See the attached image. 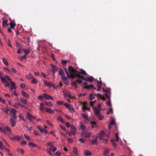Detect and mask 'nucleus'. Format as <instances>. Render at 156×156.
<instances>
[{
  "instance_id": "1",
  "label": "nucleus",
  "mask_w": 156,
  "mask_h": 156,
  "mask_svg": "<svg viewBox=\"0 0 156 156\" xmlns=\"http://www.w3.org/2000/svg\"><path fill=\"white\" fill-rule=\"evenodd\" d=\"M68 70L69 75L67 76V77L68 78H75L74 75L75 73L77 72V70L71 66L68 67Z\"/></svg>"
},
{
  "instance_id": "2",
  "label": "nucleus",
  "mask_w": 156,
  "mask_h": 156,
  "mask_svg": "<svg viewBox=\"0 0 156 156\" xmlns=\"http://www.w3.org/2000/svg\"><path fill=\"white\" fill-rule=\"evenodd\" d=\"M16 113L17 111L15 109L12 108L10 111V114L12 115V117L15 119L17 118V117L16 115Z\"/></svg>"
},
{
  "instance_id": "3",
  "label": "nucleus",
  "mask_w": 156,
  "mask_h": 156,
  "mask_svg": "<svg viewBox=\"0 0 156 156\" xmlns=\"http://www.w3.org/2000/svg\"><path fill=\"white\" fill-rule=\"evenodd\" d=\"M82 79L84 80L88 81L90 82H91L94 80V79L93 77L92 76L89 77H87V78H85L83 76H82Z\"/></svg>"
},
{
  "instance_id": "4",
  "label": "nucleus",
  "mask_w": 156,
  "mask_h": 156,
  "mask_svg": "<svg viewBox=\"0 0 156 156\" xmlns=\"http://www.w3.org/2000/svg\"><path fill=\"white\" fill-rule=\"evenodd\" d=\"M83 87L84 88L87 89H91L94 90H96V87H94V85L92 84H90L86 86H83Z\"/></svg>"
},
{
  "instance_id": "5",
  "label": "nucleus",
  "mask_w": 156,
  "mask_h": 156,
  "mask_svg": "<svg viewBox=\"0 0 156 156\" xmlns=\"http://www.w3.org/2000/svg\"><path fill=\"white\" fill-rule=\"evenodd\" d=\"M51 65L52 66V71L53 73V75H54L55 73L58 70V68L53 65L51 64Z\"/></svg>"
},
{
  "instance_id": "6",
  "label": "nucleus",
  "mask_w": 156,
  "mask_h": 156,
  "mask_svg": "<svg viewBox=\"0 0 156 156\" xmlns=\"http://www.w3.org/2000/svg\"><path fill=\"white\" fill-rule=\"evenodd\" d=\"M38 128L39 130L41 132H44L45 133H48V131L45 129L43 128L41 126H38Z\"/></svg>"
},
{
  "instance_id": "7",
  "label": "nucleus",
  "mask_w": 156,
  "mask_h": 156,
  "mask_svg": "<svg viewBox=\"0 0 156 156\" xmlns=\"http://www.w3.org/2000/svg\"><path fill=\"white\" fill-rule=\"evenodd\" d=\"M7 20H4V19H3L2 26L3 27H8L9 25V24L7 23Z\"/></svg>"
},
{
  "instance_id": "8",
  "label": "nucleus",
  "mask_w": 156,
  "mask_h": 156,
  "mask_svg": "<svg viewBox=\"0 0 156 156\" xmlns=\"http://www.w3.org/2000/svg\"><path fill=\"white\" fill-rule=\"evenodd\" d=\"M71 131L70 132L74 134L76 132V129L75 128L74 126L73 125H71L70 126Z\"/></svg>"
},
{
  "instance_id": "9",
  "label": "nucleus",
  "mask_w": 156,
  "mask_h": 156,
  "mask_svg": "<svg viewBox=\"0 0 156 156\" xmlns=\"http://www.w3.org/2000/svg\"><path fill=\"white\" fill-rule=\"evenodd\" d=\"M44 97L46 99H50L53 101V98L50 95H49L47 94L46 93L44 94Z\"/></svg>"
},
{
  "instance_id": "10",
  "label": "nucleus",
  "mask_w": 156,
  "mask_h": 156,
  "mask_svg": "<svg viewBox=\"0 0 156 156\" xmlns=\"http://www.w3.org/2000/svg\"><path fill=\"white\" fill-rule=\"evenodd\" d=\"M10 122L11 123V126L12 127H14L16 125V122L15 120L13 119L12 118H10Z\"/></svg>"
},
{
  "instance_id": "11",
  "label": "nucleus",
  "mask_w": 156,
  "mask_h": 156,
  "mask_svg": "<svg viewBox=\"0 0 156 156\" xmlns=\"http://www.w3.org/2000/svg\"><path fill=\"white\" fill-rule=\"evenodd\" d=\"M59 74L61 76V77L62 78L65 76V75L64 73V71L62 69L60 68L58 71Z\"/></svg>"
},
{
  "instance_id": "12",
  "label": "nucleus",
  "mask_w": 156,
  "mask_h": 156,
  "mask_svg": "<svg viewBox=\"0 0 156 156\" xmlns=\"http://www.w3.org/2000/svg\"><path fill=\"white\" fill-rule=\"evenodd\" d=\"M45 110L47 112H49L52 114H54L55 113V112L54 110L51 109V108H45Z\"/></svg>"
},
{
  "instance_id": "13",
  "label": "nucleus",
  "mask_w": 156,
  "mask_h": 156,
  "mask_svg": "<svg viewBox=\"0 0 156 156\" xmlns=\"http://www.w3.org/2000/svg\"><path fill=\"white\" fill-rule=\"evenodd\" d=\"M44 82V84L46 86H48L49 87H51V83L50 82H47L45 80H43Z\"/></svg>"
},
{
  "instance_id": "14",
  "label": "nucleus",
  "mask_w": 156,
  "mask_h": 156,
  "mask_svg": "<svg viewBox=\"0 0 156 156\" xmlns=\"http://www.w3.org/2000/svg\"><path fill=\"white\" fill-rule=\"evenodd\" d=\"M90 142L92 144H98L97 140L96 139H93L90 140Z\"/></svg>"
},
{
  "instance_id": "15",
  "label": "nucleus",
  "mask_w": 156,
  "mask_h": 156,
  "mask_svg": "<svg viewBox=\"0 0 156 156\" xmlns=\"http://www.w3.org/2000/svg\"><path fill=\"white\" fill-rule=\"evenodd\" d=\"M62 79L63 80L64 83L68 85L69 83V81L67 80V78L65 76L62 78Z\"/></svg>"
},
{
  "instance_id": "16",
  "label": "nucleus",
  "mask_w": 156,
  "mask_h": 156,
  "mask_svg": "<svg viewBox=\"0 0 156 156\" xmlns=\"http://www.w3.org/2000/svg\"><path fill=\"white\" fill-rule=\"evenodd\" d=\"M22 94L23 96L26 98H29V95L26 92L23 91H21Z\"/></svg>"
},
{
  "instance_id": "17",
  "label": "nucleus",
  "mask_w": 156,
  "mask_h": 156,
  "mask_svg": "<svg viewBox=\"0 0 156 156\" xmlns=\"http://www.w3.org/2000/svg\"><path fill=\"white\" fill-rule=\"evenodd\" d=\"M105 136L107 138H108L109 137L108 136V135L105 134V132L103 131H101L99 134V136Z\"/></svg>"
},
{
  "instance_id": "18",
  "label": "nucleus",
  "mask_w": 156,
  "mask_h": 156,
  "mask_svg": "<svg viewBox=\"0 0 156 156\" xmlns=\"http://www.w3.org/2000/svg\"><path fill=\"white\" fill-rule=\"evenodd\" d=\"M23 50L25 53V54L26 55L29 54L30 52V50L29 49H25V48H23Z\"/></svg>"
},
{
  "instance_id": "19",
  "label": "nucleus",
  "mask_w": 156,
  "mask_h": 156,
  "mask_svg": "<svg viewBox=\"0 0 156 156\" xmlns=\"http://www.w3.org/2000/svg\"><path fill=\"white\" fill-rule=\"evenodd\" d=\"M100 109H98L97 108H96L94 110L95 112V114L98 116L100 114Z\"/></svg>"
},
{
  "instance_id": "20",
  "label": "nucleus",
  "mask_w": 156,
  "mask_h": 156,
  "mask_svg": "<svg viewBox=\"0 0 156 156\" xmlns=\"http://www.w3.org/2000/svg\"><path fill=\"white\" fill-rule=\"evenodd\" d=\"M110 141L112 143V145L115 147H116L117 144L115 143V140H113V139H111V140Z\"/></svg>"
},
{
  "instance_id": "21",
  "label": "nucleus",
  "mask_w": 156,
  "mask_h": 156,
  "mask_svg": "<svg viewBox=\"0 0 156 156\" xmlns=\"http://www.w3.org/2000/svg\"><path fill=\"white\" fill-rule=\"evenodd\" d=\"M4 129L5 130V133L6 132L10 133L11 132V130L10 127L8 126H6Z\"/></svg>"
},
{
  "instance_id": "22",
  "label": "nucleus",
  "mask_w": 156,
  "mask_h": 156,
  "mask_svg": "<svg viewBox=\"0 0 156 156\" xmlns=\"http://www.w3.org/2000/svg\"><path fill=\"white\" fill-rule=\"evenodd\" d=\"M84 154L85 155L87 156L90 155L91 154V152L89 150L85 151L84 152Z\"/></svg>"
},
{
  "instance_id": "23",
  "label": "nucleus",
  "mask_w": 156,
  "mask_h": 156,
  "mask_svg": "<svg viewBox=\"0 0 156 156\" xmlns=\"http://www.w3.org/2000/svg\"><path fill=\"white\" fill-rule=\"evenodd\" d=\"M57 120L58 121L62 123H64L65 122V121L62 117H57Z\"/></svg>"
},
{
  "instance_id": "24",
  "label": "nucleus",
  "mask_w": 156,
  "mask_h": 156,
  "mask_svg": "<svg viewBox=\"0 0 156 156\" xmlns=\"http://www.w3.org/2000/svg\"><path fill=\"white\" fill-rule=\"evenodd\" d=\"M21 101L23 104L26 105H27V100L26 99L22 98L21 99Z\"/></svg>"
},
{
  "instance_id": "25",
  "label": "nucleus",
  "mask_w": 156,
  "mask_h": 156,
  "mask_svg": "<svg viewBox=\"0 0 156 156\" xmlns=\"http://www.w3.org/2000/svg\"><path fill=\"white\" fill-rule=\"evenodd\" d=\"M96 97V94H91L89 96V99L90 100H92L94 99Z\"/></svg>"
},
{
  "instance_id": "26",
  "label": "nucleus",
  "mask_w": 156,
  "mask_h": 156,
  "mask_svg": "<svg viewBox=\"0 0 156 156\" xmlns=\"http://www.w3.org/2000/svg\"><path fill=\"white\" fill-rule=\"evenodd\" d=\"M93 128L96 127L97 126V125L96 122L94 121H92L90 122Z\"/></svg>"
},
{
  "instance_id": "27",
  "label": "nucleus",
  "mask_w": 156,
  "mask_h": 156,
  "mask_svg": "<svg viewBox=\"0 0 156 156\" xmlns=\"http://www.w3.org/2000/svg\"><path fill=\"white\" fill-rule=\"evenodd\" d=\"M28 145L29 146H31L33 147H38V146L36 144L31 142L29 143L28 144Z\"/></svg>"
},
{
  "instance_id": "28",
  "label": "nucleus",
  "mask_w": 156,
  "mask_h": 156,
  "mask_svg": "<svg viewBox=\"0 0 156 156\" xmlns=\"http://www.w3.org/2000/svg\"><path fill=\"white\" fill-rule=\"evenodd\" d=\"M2 110L5 112L6 114H8L9 112V109L7 107H5V108H2Z\"/></svg>"
},
{
  "instance_id": "29",
  "label": "nucleus",
  "mask_w": 156,
  "mask_h": 156,
  "mask_svg": "<svg viewBox=\"0 0 156 156\" xmlns=\"http://www.w3.org/2000/svg\"><path fill=\"white\" fill-rule=\"evenodd\" d=\"M40 110H43L44 108V105L42 102H41L40 104Z\"/></svg>"
},
{
  "instance_id": "30",
  "label": "nucleus",
  "mask_w": 156,
  "mask_h": 156,
  "mask_svg": "<svg viewBox=\"0 0 156 156\" xmlns=\"http://www.w3.org/2000/svg\"><path fill=\"white\" fill-rule=\"evenodd\" d=\"M79 73L82 74L84 75H86L87 74L85 71L82 69H81L80 71L79 72Z\"/></svg>"
},
{
  "instance_id": "31",
  "label": "nucleus",
  "mask_w": 156,
  "mask_h": 156,
  "mask_svg": "<svg viewBox=\"0 0 156 156\" xmlns=\"http://www.w3.org/2000/svg\"><path fill=\"white\" fill-rule=\"evenodd\" d=\"M110 150L108 149H105L104 150V153L106 156L109 153Z\"/></svg>"
},
{
  "instance_id": "32",
  "label": "nucleus",
  "mask_w": 156,
  "mask_h": 156,
  "mask_svg": "<svg viewBox=\"0 0 156 156\" xmlns=\"http://www.w3.org/2000/svg\"><path fill=\"white\" fill-rule=\"evenodd\" d=\"M69 62L68 60H62L61 61V63L63 65L66 64V63Z\"/></svg>"
},
{
  "instance_id": "33",
  "label": "nucleus",
  "mask_w": 156,
  "mask_h": 156,
  "mask_svg": "<svg viewBox=\"0 0 156 156\" xmlns=\"http://www.w3.org/2000/svg\"><path fill=\"white\" fill-rule=\"evenodd\" d=\"M9 25L11 28L14 29V27L16 26V25L14 24L13 22L10 23Z\"/></svg>"
},
{
  "instance_id": "34",
  "label": "nucleus",
  "mask_w": 156,
  "mask_h": 156,
  "mask_svg": "<svg viewBox=\"0 0 156 156\" xmlns=\"http://www.w3.org/2000/svg\"><path fill=\"white\" fill-rule=\"evenodd\" d=\"M10 82H11V84L12 86L13 87V88L14 89H16V87L15 86L16 84L15 83V82L13 81H12V80L11 81H10Z\"/></svg>"
},
{
  "instance_id": "35",
  "label": "nucleus",
  "mask_w": 156,
  "mask_h": 156,
  "mask_svg": "<svg viewBox=\"0 0 156 156\" xmlns=\"http://www.w3.org/2000/svg\"><path fill=\"white\" fill-rule=\"evenodd\" d=\"M32 80L31 81V83H33L37 84V81L35 78L33 77Z\"/></svg>"
},
{
  "instance_id": "36",
  "label": "nucleus",
  "mask_w": 156,
  "mask_h": 156,
  "mask_svg": "<svg viewBox=\"0 0 156 156\" xmlns=\"http://www.w3.org/2000/svg\"><path fill=\"white\" fill-rule=\"evenodd\" d=\"M2 62L3 63L6 65L8 66V63L6 59L5 58H3L2 59Z\"/></svg>"
},
{
  "instance_id": "37",
  "label": "nucleus",
  "mask_w": 156,
  "mask_h": 156,
  "mask_svg": "<svg viewBox=\"0 0 156 156\" xmlns=\"http://www.w3.org/2000/svg\"><path fill=\"white\" fill-rule=\"evenodd\" d=\"M27 115L28 116H29L31 119H36V118L35 116L32 115L31 114H30L29 113L27 112Z\"/></svg>"
},
{
  "instance_id": "38",
  "label": "nucleus",
  "mask_w": 156,
  "mask_h": 156,
  "mask_svg": "<svg viewBox=\"0 0 156 156\" xmlns=\"http://www.w3.org/2000/svg\"><path fill=\"white\" fill-rule=\"evenodd\" d=\"M44 103L47 105L50 106H52L53 104L52 103L50 102H45Z\"/></svg>"
},
{
  "instance_id": "39",
  "label": "nucleus",
  "mask_w": 156,
  "mask_h": 156,
  "mask_svg": "<svg viewBox=\"0 0 156 156\" xmlns=\"http://www.w3.org/2000/svg\"><path fill=\"white\" fill-rule=\"evenodd\" d=\"M47 145H49L51 147V148L49 149L50 150H51V149H53L54 148V146L53 144L51 142L48 143Z\"/></svg>"
},
{
  "instance_id": "40",
  "label": "nucleus",
  "mask_w": 156,
  "mask_h": 156,
  "mask_svg": "<svg viewBox=\"0 0 156 156\" xmlns=\"http://www.w3.org/2000/svg\"><path fill=\"white\" fill-rule=\"evenodd\" d=\"M91 135V133L90 132H87L85 133V138H88L90 137Z\"/></svg>"
},
{
  "instance_id": "41",
  "label": "nucleus",
  "mask_w": 156,
  "mask_h": 156,
  "mask_svg": "<svg viewBox=\"0 0 156 156\" xmlns=\"http://www.w3.org/2000/svg\"><path fill=\"white\" fill-rule=\"evenodd\" d=\"M24 136L25 138L27 140L29 141H30V136L29 135H27L26 134H24Z\"/></svg>"
},
{
  "instance_id": "42",
  "label": "nucleus",
  "mask_w": 156,
  "mask_h": 156,
  "mask_svg": "<svg viewBox=\"0 0 156 156\" xmlns=\"http://www.w3.org/2000/svg\"><path fill=\"white\" fill-rule=\"evenodd\" d=\"M74 76H75V78L76 77L77 78H80L82 79V76H81L79 74L77 73H75V74L74 75Z\"/></svg>"
},
{
  "instance_id": "43",
  "label": "nucleus",
  "mask_w": 156,
  "mask_h": 156,
  "mask_svg": "<svg viewBox=\"0 0 156 156\" xmlns=\"http://www.w3.org/2000/svg\"><path fill=\"white\" fill-rule=\"evenodd\" d=\"M27 78L28 79H30L33 78V77L30 73H29L28 75L27 76Z\"/></svg>"
},
{
  "instance_id": "44",
  "label": "nucleus",
  "mask_w": 156,
  "mask_h": 156,
  "mask_svg": "<svg viewBox=\"0 0 156 156\" xmlns=\"http://www.w3.org/2000/svg\"><path fill=\"white\" fill-rule=\"evenodd\" d=\"M76 82L74 81L72 82L71 83V85L72 86H74L76 88H77L78 87L76 83Z\"/></svg>"
},
{
  "instance_id": "45",
  "label": "nucleus",
  "mask_w": 156,
  "mask_h": 156,
  "mask_svg": "<svg viewBox=\"0 0 156 156\" xmlns=\"http://www.w3.org/2000/svg\"><path fill=\"white\" fill-rule=\"evenodd\" d=\"M73 153L76 154V155H78V154L77 153V149L76 147H74L73 148Z\"/></svg>"
},
{
  "instance_id": "46",
  "label": "nucleus",
  "mask_w": 156,
  "mask_h": 156,
  "mask_svg": "<svg viewBox=\"0 0 156 156\" xmlns=\"http://www.w3.org/2000/svg\"><path fill=\"white\" fill-rule=\"evenodd\" d=\"M52 86L54 89H56L57 88H58L59 87V86L58 85H56L55 86L54 84L51 83V87Z\"/></svg>"
},
{
  "instance_id": "47",
  "label": "nucleus",
  "mask_w": 156,
  "mask_h": 156,
  "mask_svg": "<svg viewBox=\"0 0 156 156\" xmlns=\"http://www.w3.org/2000/svg\"><path fill=\"white\" fill-rule=\"evenodd\" d=\"M83 109L86 110H90V108H87L85 105H83Z\"/></svg>"
},
{
  "instance_id": "48",
  "label": "nucleus",
  "mask_w": 156,
  "mask_h": 156,
  "mask_svg": "<svg viewBox=\"0 0 156 156\" xmlns=\"http://www.w3.org/2000/svg\"><path fill=\"white\" fill-rule=\"evenodd\" d=\"M113 113V110L112 108H110L109 110L107 111L106 114L108 115L110 114V112Z\"/></svg>"
},
{
  "instance_id": "49",
  "label": "nucleus",
  "mask_w": 156,
  "mask_h": 156,
  "mask_svg": "<svg viewBox=\"0 0 156 156\" xmlns=\"http://www.w3.org/2000/svg\"><path fill=\"white\" fill-rule=\"evenodd\" d=\"M64 105L65 106L66 108H69L71 106V105L67 103H64Z\"/></svg>"
},
{
  "instance_id": "50",
  "label": "nucleus",
  "mask_w": 156,
  "mask_h": 156,
  "mask_svg": "<svg viewBox=\"0 0 156 156\" xmlns=\"http://www.w3.org/2000/svg\"><path fill=\"white\" fill-rule=\"evenodd\" d=\"M81 115L82 117L85 119L87 120L88 119V116L84 114H82Z\"/></svg>"
},
{
  "instance_id": "51",
  "label": "nucleus",
  "mask_w": 156,
  "mask_h": 156,
  "mask_svg": "<svg viewBox=\"0 0 156 156\" xmlns=\"http://www.w3.org/2000/svg\"><path fill=\"white\" fill-rule=\"evenodd\" d=\"M14 139L16 140L17 141H19L20 139V137L17 136H14L13 137Z\"/></svg>"
},
{
  "instance_id": "52",
  "label": "nucleus",
  "mask_w": 156,
  "mask_h": 156,
  "mask_svg": "<svg viewBox=\"0 0 156 156\" xmlns=\"http://www.w3.org/2000/svg\"><path fill=\"white\" fill-rule=\"evenodd\" d=\"M59 126L61 128L63 129L65 131H66V129L65 126L62 125H60Z\"/></svg>"
},
{
  "instance_id": "53",
  "label": "nucleus",
  "mask_w": 156,
  "mask_h": 156,
  "mask_svg": "<svg viewBox=\"0 0 156 156\" xmlns=\"http://www.w3.org/2000/svg\"><path fill=\"white\" fill-rule=\"evenodd\" d=\"M0 79H1V80L2 81V83H4L6 81L5 78H4V77H2Z\"/></svg>"
},
{
  "instance_id": "54",
  "label": "nucleus",
  "mask_w": 156,
  "mask_h": 156,
  "mask_svg": "<svg viewBox=\"0 0 156 156\" xmlns=\"http://www.w3.org/2000/svg\"><path fill=\"white\" fill-rule=\"evenodd\" d=\"M20 87L24 89L26 87V85L23 83H21L20 85Z\"/></svg>"
},
{
  "instance_id": "55",
  "label": "nucleus",
  "mask_w": 156,
  "mask_h": 156,
  "mask_svg": "<svg viewBox=\"0 0 156 156\" xmlns=\"http://www.w3.org/2000/svg\"><path fill=\"white\" fill-rule=\"evenodd\" d=\"M85 139L83 138H80L78 139V141H80L81 143H83L85 141Z\"/></svg>"
},
{
  "instance_id": "56",
  "label": "nucleus",
  "mask_w": 156,
  "mask_h": 156,
  "mask_svg": "<svg viewBox=\"0 0 156 156\" xmlns=\"http://www.w3.org/2000/svg\"><path fill=\"white\" fill-rule=\"evenodd\" d=\"M56 104L58 105H62L63 104V102L60 101H57Z\"/></svg>"
},
{
  "instance_id": "57",
  "label": "nucleus",
  "mask_w": 156,
  "mask_h": 156,
  "mask_svg": "<svg viewBox=\"0 0 156 156\" xmlns=\"http://www.w3.org/2000/svg\"><path fill=\"white\" fill-rule=\"evenodd\" d=\"M106 104L108 106H111V101L110 99H109L108 101L106 102Z\"/></svg>"
},
{
  "instance_id": "58",
  "label": "nucleus",
  "mask_w": 156,
  "mask_h": 156,
  "mask_svg": "<svg viewBox=\"0 0 156 156\" xmlns=\"http://www.w3.org/2000/svg\"><path fill=\"white\" fill-rule=\"evenodd\" d=\"M34 134L35 135H37V136H40V135L39 132L38 131H37V130H34Z\"/></svg>"
},
{
  "instance_id": "59",
  "label": "nucleus",
  "mask_w": 156,
  "mask_h": 156,
  "mask_svg": "<svg viewBox=\"0 0 156 156\" xmlns=\"http://www.w3.org/2000/svg\"><path fill=\"white\" fill-rule=\"evenodd\" d=\"M96 96H97L98 98H101L102 95L99 93H98L96 94Z\"/></svg>"
},
{
  "instance_id": "60",
  "label": "nucleus",
  "mask_w": 156,
  "mask_h": 156,
  "mask_svg": "<svg viewBox=\"0 0 156 156\" xmlns=\"http://www.w3.org/2000/svg\"><path fill=\"white\" fill-rule=\"evenodd\" d=\"M99 79L100 80V81L97 80V83L98 84H99L100 85H102V82L101 80V78H100Z\"/></svg>"
},
{
  "instance_id": "61",
  "label": "nucleus",
  "mask_w": 156,
  "mask_h": 156,
  "mask_svg": "<svg viewBox=\"0 0 156 156\" xmlns=\"http://www.w3.org/2000/svg\"><path fill=\"white\" fill-rule=\"evenodd\" d=\"M99 119L100 120H102L103 119L104 116L102 115H101L100 114L98 115Z\"/></svg>"
},
{
  "instance_id": "62",
  "label": "nucleus",
  "mask_w": 156,
  "mask_h": 156,
  "mask_svg": "<svg viewBox=\"0 0 156 156\" xmlns=\"http://www.w3.org/2000/svg\"><path fill=\"white\" fill-rule=\"evenodd\" d=\"M115 123V122L114 119H112V121H111V122H110V125H113Z\"/></svg>"
},
{
  "instance_id": "63",
  "label": "nucleus",
  "mask_w": 156,
  "mask_h": 156,
  "mask_svg": "<svg viewBox=\"0 0 156 156\" xmlns=\"http://www.w3.org/2000/svg\"><path fill=\"white\" fill-rule=\"evenodd\" d=\"M6 42H7L8 45L9 46H10V47H11V48H12V47L11 45V42H10V40H9L8 41H6Z\"/></svg>"
},
{
  "instance_id": "64",
  "label": "nucleus",
  "mask_w": 156,
  "mask_h": 156,
  "mask_svg": "<svg viewBox=\"0 0 156 156\" xmlns=\"http://www.w3.org/2000/svg\"><path fill=\"white\" fill-rule=\"evenodd\" d=\"M99 138L100 140H103L104 139H105V137H106L105 136H99Z\"/></svg>"
}]
</instances>
